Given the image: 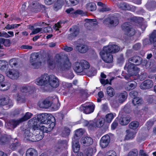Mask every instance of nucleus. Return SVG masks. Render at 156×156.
<instances>
[{
    "instance_id": "22",
    "label": "nucleus",
    "mask_w": 156,
    "mask_h": 156,
    "mask_svg": "<svg viewBox=\"0 0 156 156\" xmlns=\"http://www.w3.org/2000/svg\"><path fill=\"white\" fill-rule=\"evenodd\" d=\"M81 143L85 146H88L93 144V140L90 137L86 136L82 138Z\"/></svg>"
},
{
    "instance_id": "8",
    "label": "nucleus",
    "mask_w": 156,
    "mask_h": 156,
    "mask_svg": "<svg viewBox=\"0 0 156 156\" xmlns=\"http://www.w3.org/2000/svg\"><path fill=\"white\" fill-rule=\"evenodd\" d=\"M71 33L68 36V39L70 40H72L75 38L80 33V28L77 26L74 25L70 28L69 30Z\"/></svg>"
},
{
    "instance_id": "58",
    "label": "nucleus",
    "mask_w": 156,
    "mask_h": 156,
    "mask_svg": "<svg viewBox=\"0 0 156 156\" xmlns=\"http://www.w3.org/2000/svg\"><path fill=\"white\" fill-rule=\"evenodd\" d=\"M9 139L5 135L2 136L0 139V141L3 143H5L8 142Z\"/></svg>"
},
{
    "instance_id": "20",
    "label": "nucleus",
    "mask_w": 156,
    "mask_h": 156,
    "mask_svg": "<svg viewBox=\"0 0 156 156\" xmlns=\"http://www.w3.org/2000/svg\"><path fill=\"white\" fill-rule=\"evenodd\" d=\"M73 11L74 9L73 8H71L67 9L66 10V12L67 13L73 14L74 16L78 14L82 16H85L86 15V14L85 12L81 10L78 9L74 11Z\"/></svg>"
},
{
    "instance_id": "51",
    "label": "nucleus",
    "mask_w": 156,
    "mask_h": 156,
    "mask_svg": "<svg viewBox=\"0 0 156 156\" xmlns=\"http://www.w3.org/2000/svg\"><path fill=\"white\" fill-rule=\"evenodd\" d=\"M62 6V5L60 3V2L58 0H57V2L54 4L53 7L55 10L57 11L61 8Z\"/></svg>"
},
{
    "instance_id": "45",
    "label": "nucleus",
    "mask_w": 156,
    "mask_h": 156,
    "mask_svg": "<svg viewBox=\"0 0 156 156\" xmlns=\"http://www.w3.org/2000/svg\"><path fill=\"white\" fill-rule=\"evenodd\" d=\"M55 65L57 66L58 63H61L63 62L62 60L61 55L60 54H56L55 58Z\"/></svg>"
},
{
    "instance_id": "26",
    "label": "nucleus",
    "mask_w": 156,
    "mask_h": 156,
    "mask_svg": "<svg viewBox=\"0 0 156 156\" xmlns=\"http://www.w3.org/2000/svg\"><path fill=\"white\" fill-rule=\"evenodd\" d=\"M73 68L74 71L78 73H82V74L84 73V70L80 61L76 62L73 66Z\"/></svg>"
},
{
    "instance_id": "29",
    "label": "nucleus",
    "mask_w": 156,
    "mask_h": 156,
    "mask_svg": "<svg viewBox=\"0 0 156 156\" xmlns=\"http://www.w3.org/2000/svg\"><path fill=\"white\" fill-rule=\"evenodd\" d=\"M149 41L151 44L156 47V30H154L149 35Z\"/></svg>"
},
{
    "instance_id": "9",
    "label": "nucleus",
    "mask_w": 156,
    "mask_h": 156,
    "mask_svg": "<svg viewBox=\"0 0 156 156\" xmlns=\"http://www.w3.org/2000/svg\"><path fill=\"white\" fill-rule=\"evenodd\" d=\"M119 21L118 18L115 17H111L106 19L104 20V24L107 26H116L119 23Z\"/></svg>"
},
{
    "instance_id": "39",
    "label": "nucleus",
    "mask_w": 156,
    "mask_h": 156,
    "mask_svg": "<svg viewBox=\"0 0 156 156\" xmlns=\"http://www.w3.org/2000/svg\"><path fill=\"white\" fill-rule=\"evenodd\" d=\"M31 67L34 69H38L41 65V62L40 61H35L30 63Z\"/></svg>"
},
{
    "instance_id": "57",
    "label": "nucleus",
    "mask_w": 156,
    "mask_h": 156,
    "mask_svg": "<svg viewBox=\"0 0 156 156\" xmlns=\"http://www.w3.org/2000/svg\"><path fill=\"white\" fill-rule=\"evenodd\" d=\"M124 60V59L123 57V54H121L119 56L118 58L117 59V62L119 63H122Z\"/></svg>"
},
{
    "instance_id": "24",
    "label": "nucleus",
    "mask_w": 156,
    "mask_h": 156,
    "mask_svg": "<svg viewBox=\"0 0 156 156\" xmlns=\"http://www.w3.org/2000/svg\"><path fill=\"white\" fill-rule=\"evenodd\" d=\"M131 120V117L128 115H124L120 117L119 122L122 125H126L128 124Z\"/></svg>"
},
{
    "instance_id": "33",
    "label": "nucleus",
    "mask_w": 156,
    "mask_h": 156,
    "mask_svg": "<svg viewBox=\"0 0 156 156\" xmlns=\"http://www.w3.org/2000/svg\"><path fill=\"white\" fill-rule=\"evenodd\" d=\"M127 96V93L124 91L123 93H120L118 96V101L121 103L124 102Z\"/></svg>"
},
{
    "instance_id": "47",
    "label": "nucleus",
    "mask_w": 156,
    "mask_h": 156,
    "mask_svg": "<svg viewBox=\"0 0 156 156\" xmlns=\"http://www.w3.org/2000/svg\"><path fill=\"white\" fill-rule=\"evenodd\" d=\"M33 115V114L31 113L27 112L25 115L21 118L23 122L27 121L30 119Z\"/></svg>"
},
{
    "instance_id": "10",
    "label": "nucleus",
    "mask_w": 156,
    "mask_h": 156,
    "mask_svg": "<svg viewBox=\"0 0 156 156\" xmlns=\"http://www.w3.org/2000/svg\"><path fill=\"white\" fill-rule=\"evenodd\" d=\"M105 51L109 52L111 54H114L118 52L120 50L119 46L115 44H109L103 47Z\"/></svg>"
},
{
    "instance_id": "31",
    "label": "nucleus",
    "mask_w": 156,
    "mask_h": 156,
    "mask_svg": "<svg viewBox=\"0 0 156 156\" xmlns=\"http://www.w3.org/2000/svg\"><path fill=\"white\" fill-rule=\"evenodd\" d=\"M86 8L88 10L90 11H94L97 8L95 4L93 2H90L87 4Z\"/></svg>"
},
{
    "instance_id": "35",
    "label": "nucleus",
    "mask_w": 156,
    "mask_h": 156,
    "mask_svg": "<svg viewBox=\"0 0 156 156\" xmlns=\"http://www.w3.org/2000/svg\"><path fill=\"white\" fill-rule=\"evenodd\" d=\"M39 55L38 53H33L30 55V62H34L35 61H38Z\"/></svg>"
},
{
    "instance_id": "21",
    "label": "nucleus",
    "mask_w": 156,
    "mask_h": 156,
    "mask_svg": "<svg viewBox=\"0 0 156 156\" xmlns=\"http://www.w3.org/2000/svg\"><path fill=\"white\" fill-rule=\"evenodd\" d=\"M39 122L37 118L34 117L29 120L28 123L31 126H32L34 130L38 129L39 126Z\"/></svg>"
},
{
    "instance_id": "25",
    "label": "nucleus",
    "mask_w": 156,
    "mask_h": 156,
    "mask_svg": "<svg viewBox=\"0 0 156 156\" xmlns=\"http://www.w3.org/2000/svg\"><path fill=\"white\" fill-rule=\"evenodd\" d=\"M30 5L31 11L35 13L40 11L41 9V5L37 2H33Z\"/></svg>"
},
{
    "instance_id": "3",
    "label": "nucleus",
    "mask_w": 156,
    "mask_h": 156,
    "mask_svg": "<svg viewBox=\"0 0 156 156\" xmlns=\"http://www.w3.org/2000/svg\"><path fill=\"white\" fill-rule=\"evenodd\" d=\"M49 81L48 86L44 87V90L45 91H49L51 90V87L56 88L59 85V81L58 78L53 75L49 76Z\"/></svg>"
},
{
    "instance_id": "54",
    "label": "nucleus",
    "mask_w": 156,
    "mask_h": 156,
    "mask_svg": "<svg viewBox=\"0 0 156 156\" xmlns=\"http://www.w3.org/2000/svg\"><path fill=\"white\" fill-rule=\"evenodd\" d=\"M20 144L18 142H16L10 145V148L12 150H14L17 149V148L20 146Z\"/></svg>"
},
{
    "instance_id": "37",
    "label": "nucleus",
    "mask_w": 156,
    "mask_h": 156,
    "mask_svg": "<svg viewBox=\"0 0 156 156\" xmlns=\"http://www.w3.org/2000/svg\"><path fill=\"white\" fill-rule=\"evenodd\" d=\"M80 62L84 70V72L86 71L90 67L89 63L88 62L84 60H82Z\"/></svg>"
},
{
    "instance_id": "42",
    "label": "nucleus",
    "mask_w": 156,
    "mask_h": 156,
    "mask_svg": "<svg viewBox=\"0 0 156 156\" xmlns=\"http://www.w3.org/2000/svg\"><path fill=\"white\" fill-rule=\"evenodd\" d=\"M146 5L147 8L151 9L156 6V3L154 1L150 0L148 2Z\"/></svg>"
},
{
    "instance_id": "38",
    "label": "nucleus",
    "mask_w": 156,
    "mask_h": 156,
    "mask_svg": "<svg viewBox=\"0 0 156 156\" xmlns=\"http://www.w3.org/2000/svg\"><path fill=\"white\" fill-rule=\"evenodd\" d=\"M80 148V145L79 143L77 141H73V149L75 153L78 152Z\"/></svg>"
},
{
    "instance_id": "17",
    "label": "nucleus",
    "mask_w": 156,
    "mask_h": 156,
    "mask_svg": "<svg viewBox=\"0 0 156 156\" xmlns=\"http://www.w3.org/2000/svg\"><path fill=\"white\" fill-rule=\"evenodd\" d=\"M6 76L9 78L13 79H16L19 76V73L17 70H11L6 72Z\"/></svg>"
},
{
    "instance_id": "14",
    "label": "nucleus",
    "mask_w": 156,
    "mask_h": 156,
    "mask_svg": "<svg viewBox=\"0 0 156 156\" xmlns=\"http://www.w3.org/2000/svg\"><path fill=\"white\" fill-rule=\"evenodd\" d=\"M39 129H34L33 130L34 135L33 142H37L41 140L43 137V132L41 131Z\"/></svg>"
},
{
    "instance_id": "19",
    "label": "nucleus",
    "mask_w": 156,
    "mask_h": 156,
    "mask_svg": "<svg viewBox=\"0 0 156 156\" xmlns=\"http://www.w3.org/2000/svg\"><path fill=\"white\" fill-rule=\"evenodd\" d=\"M81 110L86 114H88L94 111V107L93 105H89L88 106H84L82 105L80 108Z\"/></svg>"
},
{
    "instance_id": "12",
    "label": "nucleus",
    "mask_w": 156,
    "mask_h": 156,
    "mask_svg": "<svg viewBox=\"0 0 156 156\" xmlns=\"http://www.w3.org/2000/svg\"><path fill=\"white\" fill-rule=\"evenodd\" d=\"M57 67L58 69L61 70H69L71 68V64L69 60H66L61 63H58Z\"/></svg>"
},
{
    "instance_id": "44",
    "label": "nucleus",
    "mask_w": 156,
    "mask_h": 156,
    "mask_svg": "<svg viewBox=\"0 0 156 156\" xmlns=\"http://www.w3.org/2000/svg\"><path fill=\"white\" fill-rule=\"evenodd\" d=\"M107 92L108 95L111 97H113L115 94L114 89L110 86H109L107 87Z\"/></svg>"
},
{
    "instance_id": "30",
    "label": "nucleus",
    "mask_w": 156,
    "mask_h": 156,
    "mask_svg": "<svg viewBox=\"0 0 156 156\" xmlns=\"http://www.w3.org/2000/svg\"><path fill=\"white\" fill-rule=\"evenodd\" d=\"M118 7L122 10H130L131 8V5L129 4L124 2L120 3L118 5Z\"/></svg>"
},
{
    "instance_id": "61",
    "label": "nucleus",
    "mask_w": 156,
    "mask_h": 156,
    "mask_svg": "<svg viewBox=\"0 0 156 156\" xmlns=\"http://www.w3.org/2000/svg\"><path fill=\"white\" fill-rule=\"evenodd\" d=\"M138 94V92L134 90L131 91L129 94L130 96L133 98H134L137 97V96Z\"/></svg>"
},
{
    "instance_id": "62",
    "label": "nucleus",
    "mask_w": 156,
    "mask_h": 156,
    "mask_svg": "<svg viewBox=\"0 0 156 156\" xmlns=\"http://www.w3.org/2000/svg\"><path fill=\"white\" fill-rule=\"evenodd\" d=\"M96 125L95 122L93 121H90L88 127L90 129H92L96 127Z\"/></svg>"
},
{
    "instance_id": "2",
    "label": "nucleus",
    "mask_w": 156,
    "mask_h": 156,
    "mask_svg": "<svg viewBox=\"0 0 156 156\" xmlns=\"http://www.w3.org/2000/svg\"><path fill=\"white\" fill-rule=\"evenodd\" d=\"M124 69L130 76H136L140 71V69L133 63L129 62L126 63Z\"/></svg>"
},
{
    "instance_id": "52",
    "label": "nucleus",
    "mask_w": 156,
    "mask_h": 156,
    "mask_svg": "<svg viewBox=\"0 0 156 156\" xmlns=\"http://www.w3.org/2000/svg\"><path fill=\"white\" fill-rule=\"evenodd\" d=\"M83 133L82 129H79L76 130L75 132L74 137H79L82 136Z\"/></svg>"
},
{
    "instance_id": "64",
    "label": "nucleus",
    "mask_w": 156,
    "mask_h": 156,
    "mask_svg": "<svg viewBox=\"0 0 156 156\" xmlns=\"http://www.w3.org/2000/svg\"><path fill=\"white\" fill-rule=\"evenodd\" d=\"M92 151L93 150L92 148H88L85 150V154L89 155L90 154V155L92 156Z\"/></svg>"
},
{
    "instance_id": "13",
    "label": "nucleus",
    "mask_w": 156,
    "mask_h": 156,
    "mask_svg": "<svg viewBox=\"0 0 156 156\" xmlns=\"http://www.w3.org/2000/svg\"><path fill=\"white\" fill-rule=\"evenodd\" d=\"M51 122L47 123H46V126H43V132L45 133H48L53 129L55 126V119L52 118L51 119Z\"/></svg>"
},
{
    "instance_id": "41",
    "label": "nucleus",
    "mask_w": 156,
    "mask_h": 156,
    "mask_svg": "<svg viewBox=\"0 0 156 156\" xmlns=\"http://www.w3.org/2000/svg\"><path fill=\"white\" fill-rule=\"evenodd\" d=\"M139 125V122L136 121H133L131 122L129 124V128L133 129L137 128Z\"/></svg>"
},
{
    "instance_id": "46",
    "label": "nucleus",
    "mask_w": 156,
    "mask_h": 156,
    "mask_svg": "<svg viewBox=\"0 0 156 156\" xmlns=\"http://www.w3.org/2000/svg\"><path fill=\"white\" fill-rule=\"evenodd\" d=\"M8 65V62L3 60H0V69L5 70Z\"/></svg>"
},
{
    "instance_id": "36",
    "label": "nucleus",
    "mask_w": 156,
    "mask_h": 156,
    "mask_svg": "<svg viewBox=\"0 0 156 156\" xmlns=\"http://www.w3.org/2000/svg\"><path fill=\"white\" fill-rule=\"evenodd\" d=\"M33 88L29 86H23L20 88V90L22 92L26 93L28 92H32Z\"/></svg>"
},
{
    "instance_id": "28",
    "label": "nucleus",
    "mask_w": 156,
    "mask_h": 156,
    "mask_svg": "<svg viewBox=\"0 0 156 156\" xmlns=\"http://www.w3.org/2000/svg\"><path fill=\"white\" fill-rule=\"evenodd\" d=\"M22 122L23 121L21 119L17 120L13 119L9 121V122L8 123L7 125L10 126V128H14L20 123Z\"/></svg>"
},
{
    "instance_id": "34",
    "label": "nucleus",
    "mask_w": 156,
    "mask_h": 156,
    "mask_svg": "<svg viewBox=\"0 0 156 156\" xmlns=\"http://www.w3.org/2000/svg\"><path fill=\"white\" fill-rule=\"evenodd\" d=\"M96 73L95 69L93 68H89L86 71L84 72V74L89 77L94 76Z\"/></svg>"
},
{
    "instance_id": "15",
    "label": "nucleus",
    "mask_w": 156,
    "mask_h": 156,
    "mask_svg": "<svg viewBox=\"0 0 156 156\" xmlns=\"http://www.w3.org/2000/svg\"><path fill=\"white\" fill-rule=\"evenodd\" d=\"M110 141L109 136L106 135L101 138L100 141V145L102 148H105L108 145Z\"/></svg>"
},
{
    "instance_id": "53",
    "label": "nucleus",
    "mask_w": 156,
    "mask_h": 156,
    "mask_svg": "<svg viewBox=\"0 0 156 156\" xmlns=\"http://www.w3.org/2000/svg\"><path fill=\"white\" fill-rule=\"evenodd\" d=\"M9 65L12 67L16 66L17 64V62L15 58H13L11 59L9 62Z\"/></svg>"
},
{
    "instance_id": "11",
    "label": "nucleus",
    "mask_w": 156,
    "mask_h": 156,
    "mask_svg": "<svg viewBox=\"0 0 156 156\" xmlns=\"http://www.w3.org/2000/svg\"><path fill=\"white\" fill-rule=\"evenodd\" d=\"M53 98L48 97L44 99L42 102H40L39 106L41 108H47L50 107L52 104Z\"/></svg>"
},
{
    "instance_id": "40",
    "label": "nucleus",
    "mask_w": 156,
    "mask_h": 156,
    "mask_svg": "<svg viewBox=\"0 0 156 156\" xmlns=\"http://www.w3.org/2000/svg\"><path fill=\"white\" fill-rule=\"evenodd\" d=\"M105 122V119L102 118H101L98 119L95 122L96 127L100 128L102 127Z\"/></svg>"
},
{
    "instance_id": "60",
    "label": "nucleus",
    "mask_w": 156,
    "mask_h": 156,
    "mask_svg": "<svg viewBox=\"0 0 156 156\" xmlns=\"http://www.w3.org/2000/svg\"><path fill=\"white\" fill-rule=\"evenodd\" d=\"M105 156H116V154L115 151H111L106 153L105 154Z\"/></svg>"
},
{
    "instance_id": "56",
    "label": "nucleus",
    "mask_w": 156,
    "mask_h": 156,
    "mask_svg": "<svg viewBox=\"0 0 156 156\" xmlns=\"http://www.w3.org/2000/svg\"><path fill=\"white\" fill-rule=\"evenodd\" d=\"M138 154V152L137 150H134L130 151L127 156H137Z\"/></svg>"
},
{
    "instance_id": "43",
    "label": "nucleus",
    "mask_w": 156,
    "mask_h": 156,
    "mask_svg": "<svg viewBox=\"0 0 156 156\" xmlns=\"http://www.w3.org/2000/svg\"><path fill=\"white\" fill-rule=\"evenodd\" d=\"M114 118V115L112 113L107 114L105 117V120L106 122L108 123H110Z\"/></svg>"
},
{
    "instance_id": "4",
    "label": "nucleus",
    "mask_w": 156,
    "mask_h": 156,
    "mask_svg": "<svg viewBox=\"0 0 156 156\" xmlns=\"http://www.w3.org/2000/svg\"><path fill=\"white\" fill-rule=\"evenodd\" d=\"M49 75L46 74L42 75L41 77L36 79V84L39 86H44V89L45 86H48L49 81Z\"/></svg>"
},
{
    "instance_id": "55",
    "label": "nucleus",
    "mask_w": 156,
    "mask_h": 156,
    "mask_svg": "<svg viewBox=\"0 0 156 156\" xmlns=\"http://www.w3.org/2000/svg\"><path fill=\"white\" fill-rule=\"evenodd\" d=\"M67 142L66 140H59L57 144L60 146L61 147L62 146H64L67 144Z\"/></svg>"
},
{
    "instance_id": "63",
    "label": "nucleus",
    "mask_w": 156,
    "mask_h": 156,
    "mask_svg": "<svg viewBox=\"0 0 156 156\" xmlns=\"http://www.w3.org/2000/svg\"><path fill=\"white\" fill-rule=\"evenodd\" d=\"M17 101H19L20 103H24L25 101V99L24 97L20 95L17 96Z\"/></svg>"
},
{
    "instance_id": "27",
    "label": "nucleus",
    "mask_w": 156,
    "mask_h": 156,
    "mask_svg": "<svg viewBox=\"0 0 156 156\" xmlns=\"http://www.w3.org/2000/svg\"><path fill=\"white\" fill-rule=\"evenodd\" d=\"M126 132L127 134L126 136L125 139L127 140L133 139L136 133V131L133 130H127Z\"/></svg>"
},
{
    "instance_id": "5",
    "label": "nucleus",
    "mask_w": 156,
    "mask_h": 156,
    "mask_svg": "<svg viewBox=\"0 0 156 156\" xmlns=\"http://www.w3.org/2000/svg\"><path fill=\"white\" fill-rule=\"evenodd\" d=\"M105 49H103V51L100 53L102 59L106 63H111L113 62V56L112 54L109 52L105 51Z\"/></svg>"
},
{
    "instance_id": "6",
    "label": "nucleus",
    "mask_w": 156,
    "mask_h": 156,
    "mask_svg": "<svg viewBox=\"0 0 156 156\" xmlns=\"http://www.w3.org/2000/svg\"><path fill=\"white\" fill-rule=\"evenodd\" d=\"M122 28L128 36H132L135 33V30L132 27L129 23L126 22L124 23L122 26Z\"/></svg>"
},
{
    "instance_id": "1",
    "label": "nucleus",
    "mask_w": 156,
    "mask_h": 156,
    "mask_svg": "<svg viewBox=\"0 0 156 156\" xmlns=\"http://www.w3.org/2000/svg\"><path fill=\"white\" fill-rule=\"evenodd\" d=\"M74 44L76 46L75 50L81 54L85 53L88 50V46L85 44H83L82 40L79 39L74 42Z\"/></svg>"
},
{
    "instance_id": "50",
    "label": "nucleus",
    "mask_w": 156,
    "mask_h": 156,
    "mask_svg": "<svg viewBox=\"0 0 156 156\" xmlns=\"http://www.w3.org/2000/svg\"><path fill=\"white\" fill-rule=\"evenodd\" d=\"M142 101V100L139 98V97L134 98L132 100V102L134 105L141 104Z\"/></svg>"
},
{
    "instance_id": "7",
    "label": "nucleus",
    "mask_w": 156,
    "mask_h": 156,
    "mask_svg": "<svg viewBox=\"0 0 156 156\" xmlns=\"http://www.w3.org/2000/svg\"><path fill=\"white\" fill-rule=\"evenodd\" d=\"M52 118H55L53 116L48 117L47 114L44 113L38 115L37 118L39 122H40L42 124H45L46 123L51 122V119Z\"/></svg>"
},
{
    "instance_id": "48",
    "label": "nucleus",
    "mask_w": 156,
    "mask_h": 156,
    "mask_svg": "<svg viewBox=\"0 0 156 156\" xmlns=\"http://www.w3.org/2000/svg\"><path fill=\"white\" fill-rule=\"evenodd\" d=\"M69 2L67 0H66V4L68 5H75L77 4L79 2V0H69Z\"/></svg>"
},
{
    "instance_id": "23",
    "label": "nucleus",
    "mask_w": 156,
    "mask_h": 156,
    "mask_svg": "<svg viewBox=\"0 0 156 156\" xmlns=\"http://www.w3.org/2000/svg\"><path fill=\"white\" fill-rule=\"evenodd\" d=\"M142 59V58L137 55L134 56L129 58L128 62L135 63L136 65H139L141 64Z\"/></svg>"
},
{
    "instance_id": "32",
    "label": "nucleus",
    "mask_w": 156,
    "mask_h": 156,
    "mask_svg": "<svg viewBox=\"0 0 156 156\" xmlns=\"http://www.w3.org/2000/svg\"><path fill=\"white\" fill-rule=\"evenodd\" d=\"M26 156H37V153L35 150L29 148L26 151Z\"/></svg>"
},
{
    "instance_id": "18",
    "label": "nucleus",
    "mask_w": 156,
    "mask_h": 156,
    "mask_svg": "<svg viewBox=\"0 0 156 156\" xmlns=\"http://www.w3.org/2000/svg\"><path fill=\"white\" fill-rule=\"evenodd\" d=\"M153 86V83L151 80H147L142 83L140 85V87L142 89H149Z\"/></svg>"
},
{
    "instance_id": "59",
    "label": "nucleus",
    "mask_w": 156,
    "mask_h": 156,
    "mask_svg": "<svg viewBox=\"0 0 156 156\" xmlns=\"http://www.w3.org/2000/svg\"><path fill=\"white\" fill-rule=\"evenodd\" d=\"M43 31L44 33H51L53 32V30L51 27H47L44 28Z\"/></svg>"
},
{
    "instance_id": "49",
    "label": "nucleus",
    "mask_w": 156,
    "mask_h": 156,
    "mask_svg": "<svg viewBox=\"0 0 156 156\" xmlns=\"http://www.w3.org/2000/svg\"><path fill=\"white\" fill-rule=\"evenodd\" d=\"M9 102L8 97L6 96L0 99V105H7Z\"/></svg>"
},
{
    "instance_id": "16",
    "label": "nucleus",
    "mask_w": 156,
    "mask_h": 156,
    "mask_svg": "<svg viewBox=\"0 0 156 156\" xmlns=\"http://www.w3.org/2000/svg\"><path fill=\"white\" fill-rule=\"evenodd\" d=\"M24 140L25 142H33L34 135L28 129H25L23 133Z\"/></svg>"
}]
</instances>
